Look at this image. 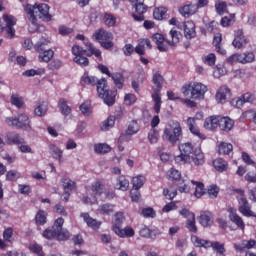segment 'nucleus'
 Returning a JSON list of instances; mask_svg holds the SVG:
<instances>
[{"mask_svg": "<svg viewBox=\"0 0 256 256\" xmlns=\"http://www.w3.org/2000/svg\"><path fill=\"white\" fill-rule=\"evenodd\" d=\"M184 37L187 39H195L197 32L195 31V23L193 21H187L183 25Z\"/></svg>", "mask_w": 256, "mask_h": 256, "instance_id": "obj_20", "label": "nucleus"}, {"mask_svg": "<svg viewBox=\"0 0 256 256\" xmlns=\"http://www.w3.org/2000/svg\"><path fill=\"white\" fill-rule=\"evenodd\" d=\"M166 13H167V8L165 7L156 8L153 12V17L154 19H156V21H163Z\"/></svg>", "mask_w": 256, "mask_h": 256, "instance_id": "obj_45", "label": "nucleus"}, {"mask_svg": "<svg viewBox=\"0 0 256 256\" xmlns=\"http://www.w3.org/2000/svg\"><path fill=\"white\" fill-rule=\"evenodd\" d=\"M255 100L256 96L254 93L246 92L240 97L233 98L230 103L232 107H237V109H241V107H243L245 103L253 104L255 103Z\"/></svg>", "mask_w": 256, "mask_h": 256, "instance_id": "obj_12", "label": "nucleus"}, {"mask_svg": "<svg viewBox=\"0 0 256 256\" xmlns=\"http://www.w3.org/2000/svg\"><path fill=\"white\" fill-rule=\"evenodd\" d=\"M21 177V174L17 172L16 170H10L6 174L7 181H17Z\"/></svg>", "mask_w": 256, "mask_h": 256, "instance_id": "obj_63", "label": "nucleus"}, {"mask_svg": "<svg viewBox=\"0 0 256 256\" xmlns=\"http://www.w3.org/2000/svg\"><path fill=\"white\" fill-rule=\"evenodd\" d=\"M49 43H51V41L45 37L40 38V40L34 45V49H36V51H43V49H45V47H47V45H49Z\"/></svg>", "mask_w": 256, "mask_h": 256, "instance_id": "obj_49", "label": "nucleus"}, {"mask_svg": "<svg viewBox=\"0 0 256 256\" xmlns=\"http://www.w3.org/2000/svg\"><path fill=\"white\" fill-rule=\"evenodd\" d=\"M169 35L172 39V41L170 42L171 45H177V43H179V41H181L182 35L180 34L179 31H176L175 28H172L170 30Z\"/></svg>", "mask_w": 256, "mask_h": 256, "instance_id": "obj_48", "label": "nucleus"}, {"mask_svg": "<svg viewBox=\"0 0 256 256\" xmlns=\"http://www.w3.org/2000/svg\"><path fill=\"white\" fill-rule=\"evenodd\" d=\"M191 185L194 187L195 192L194 195L197 197V199H200V197H203L205 195V186L201 182H196L194 180H185L183 179L182 182L178 185V190L180 193H189L191 191Z\"/></svg>", "mask_w": 256, "mask_h": 256, "instance_id": "obj_7", "label": "nucleus"}, {"mask_svg": "<svg viewBox=\"0 0 256 256\" xmlns=\"http://www.w3.org/2000/svg\"><path fill=\"white\" fill-rule=\"evenodd\" d=\"M186 229L190 231V233H197V225L195 224V216L190 218L186 222Z\"/></svg>", "mask_w": 256, "mask_h": 256, "instance_id": "obj_56", "label": "nucleus"}, {"mask_svg": "<svg viewBox=\"0 0 256 256\" xmlns=\"http://www.w3.org/2000/svg\"><path fill=\"white\" fill-rule=\"evenodd\" d=\"M145 176L137 175L132 178V185L134 189H141L145 185Z\"/></svg>", "mask_w": 256, "mask_h": 256, "instance_id": "obj_40", "label": "nucleus"}, {"mask_svg": "<svg viewBox=\"0 0 256 256\" xmlns=\"http://www.w3.org/2000/svg\"><path fill=\"white\" fill-rule=\"evenodd\" d=\"M197 9V5L189 4L182 7L179 11L182 17H191V15L197 13Z\"/></svg>", "mask_w": 256, "mask_h": 256, "instance_id": "obj_27", "label": "nucleus"}, {"mask_svg": "<svg viewBox=\"0 0 256 256\" xmlns=\"http://www.w3.org/2000/svg\"><path fill=\"white\" fill-rule=\"evenodd\" d=\"M191 242L194 247H203L204 249H209L211 247V241L205 240L197 235L191 236Z\"/></svg>", "mask_w": 256, "mask_h": 256, "instance_id": "obj_25", "label": "nucleus"}, {"mask_svg": "<svg viewBox=\"0 0 256 256\" xmlns=\"http://www.w3.org/2000/svg\"><path fill=\"white\" fill-rule=\"evenodd\" d=\"M233 151V144L227 142H221L218 145L219 155H229Z\"/></svg>", "mask_w": 256, "mask_h": 256, "instance_id": "obj_34", "label": "nucleus"}, {"mask_svg": "<svg viewBox=\"0 0 256 256\" xmlns=\"http://www.w3.org/2000/svg\"><path fill=\"white\" fill-rule=\"evenodd\" d=\"M10 103L11 105H14V107H17V109H23V107H25V100L19 94H12L10 97Z\"/></svg>", "mask_w": 256, "mask_h": 256, "instance_id": "obj_29", "label": "nucleus"}, {"mask_svg": "<svg viewBox=\"0 0 256 256\" xmlns=\"http://www.w3.org/2000/svg\"><path fill=\"white\" fill-rule=\"evenodd\" d=\"M97 211L100 213V215H111L115 213V204H102L98 207Z\"/></svg>", "mask_w": 256, "mask_h": 256, "instance_id": "obj_28", "label": "nucleus"}, {"mask_svg": "<svg viewBox=\"0 0 256 256\" xmlns=\"http://www.w3.org/2000/svg\"><path fill=\"white\" fill-rule=\"evenodd\" d=\"M141 188H134L130 191V197L131 200L134 203H137V201H139V199H141V192L139 191Z\"/></svg>", "mask_w": 256, "mask_h": 256, "instance_id": "obj_62", "label": "nucleus"}, {"mask_svg": "<svg viewBox=\"0 0 256 256\" xmlns=\"http://www.w3.org/2000/svg\"><path fill=\"white\" fill-rule=\"evenodd\" d=\"M238 211L243 215L244 217H255L254 212L251 210V205L249 204V201H247V198L245 197H238Z\"/></svg>", "mask_w": 256, "mask_h": 256, "instance_id": "obj_13", "label": "nucleus"}, {"mask_svg": "<svg viewBox=\"0 0 256 256\" xmlns=\"http://www.w3.org/2000/svg\"><path fill=\"white\" fill-rule=\"evenodd\" d=\"M254 61H255V53H253V52L240 53L241 65H247L249 63H254Z\"/></svg>", "mask_w": 256, "mask_h": 256, "instance_id": "obj_31", "label": "nucleus"}, {"mask_svg": "<svg viewBox=\"0 0 256 256\" xmlns=\"http://www.w3.org/2000/svg\"><path fill=\"white\" fill-rule=\"evenodd\" d=\"M182 93L184 97H189L190 99H203L205 93H207V86L199 82H191L182 87Z\"/></svg>", "mask_w": 256, "mask_h": 256, "instance_id": "obj_5", "label": "nucleus"}, {"mask_svg": "<svg viewBox=\"0 0 256 256\" xmlns=\"http://www.w3.org/2000/svg\"><path fill=\"white\" fill-rule=\"evenodd\" d=\"M180 155L175 157V163L178 165H203L205 163V155L201 148L195 147L191 142H184L179 145Z\"/></svg>", "mask_w": 256, "mask_h": 256, "instance_id": "obj_2", "label": "nucleus"}, {"mask_svg": "<svg viewBox=\"0 0 256 256\" xmlns=\"http://www.w3.org/2000/svg\"><path fill=\"white\" fill-rule=\"evenodd\" d=\"M217 195H219V187L216 185H211L208 187V196L210 199H216Z\"/></svg>", "mask_w": 256, "mask_h": 256, "instance_id": "obj_64", "label": "nucleus"}, {"mask_svg": "<svg viewBox=\"0 0 256 256\" xmlns=\"http://www.w3.org/2000/svg\"><path fill=\"white\" fill-rule=\"evenodd\" d=\"M163 76L161 75L160 72H156L153 74L152 77V83H154L155 87L154 91H158V93H161V89L163 87Z\"/></svg>", "mask_w": 256, "mask_h": 256, "instance_id": "obj_30", "label": "nucleus"}, {"mask_svg": "<svg viewBox=\"0 0 256 256\" xmlns=\"http://www.w3.org/2000/svg\"><path fill=\"white\" fill-rule=\"evenodd\" d=\"M62 187L64 191H75L77 186L75 184V181L69 178H65L62 180Z\"/></svg>", "mask_w": 256, "mask_h": 256, "instance_id": "obj_43", "label": "nucleus"}, {"mask_svg": "<svg viewBox=\"0 0 256 256\" xmlns=\"http://www.w3.org/2000/svg\"><path fill=\"white\" fill-rule=\"evenodd\" d=\"M80 111L81 113H83V115H86V117H89V115L93 113V110L91 109V102L86 101L83 104H81Z\"/></svg>", "mask_w": 256, "mask_h": 256, "instance_id": "obj_52", "label": "nucleus"}, {"mask_svg": "<svg viewBox=\"0 0 256 256\" xmlns=\"http://www.w3.org/2000/svg\"><path fill=\"white\" fill-rule=\"evenodd\" d=\"M125 222V216L121 212H117L114 218L113 231L118 237H133L135 235V231L131 227H127L122 229L121 225Z\"/></svg>", "mask_w": 256, "mask_h": 256, "instance_id": "obj_8", "label": "nucleus"}, {"mask_svg": "<svg viewBox=\"0 0 256 256\" xmlns=\"http://www.w3.org/2000/svg\"><path fill=\"white\" fill-rule=\"evenodd\" d=\"M49 149L50 155H52L53 159H56V161L61 165V163H63V150L55 144H51Z\"/></svg>", "mask_w": 256, "mask_h": 256, "instance_id": "obj_26", "label": "nucleus"}, {"mask_svg": "<svg viewBox=\"0 0 256 256\" xmlns=\"http://www.w3.org/2000/svg\"><path fill=\"white\" fill-rule=\"evenodd\" d=\"M167 177L172 181H177V179H181V172L175 168H171L167 173Z\"/></svg>", "mask_w": 256, "mask_h": 256, "instance_id": "obj_54", "label": "nucleus"}, {"mask_svg": "<svg viewBox=\"0 0 256 256\" xmlns=\"http://www.w3.org/2000/svg\"><path fill=\"white\" fill-rule=\"evenodd\" d=\"M229 213V219L238 229H241L242 231H245V222L243 221V218L237 214V210L234 208H228Z\"/></svg>", "mask_w": 256, "mask_h": 256, "instance_id": "obj_14", "label": "nucleus"}, {"mask_svg": "<svg viewBox=\"0 0 256 256\" xmlns=\"http://www.w3.org/2000/svg\"><path fill=\"white\" fill-rule=\"evenodd\" d=\"M86 45L89 47V53L87 54L89 57H91V55H95L98 59L101 57V50L95 48L91 43H87Z\"/></svg>", "mask_w": 256, "mask_h": 256, "instance_id": "obj_61", "label": "nucleus"}, {"mask_svg": "<svg viewBox=\"0 0 256 256\" xmlns=\"http://www.w3.org/2000/svg\"><path fill=\"white\" fill-rule=\"evenodd\" d=\"M48 105L46 102H41L37 105V107H35L34 109V113L35 115H37V117H45V115H47V111H48Z\"/></svg>", "mask_w": 256, "mask_h": 256, "instance_id": "obj_36", "label": "nucleus"}, {"mask_svg": "<svg viewBox=\"0 0 256 256\" xmlns=\"http://www.w3.org/2000/svg\"><path fill=\"white\" fill-rule=\"evenodd\" d=\"M94 151L96 153L105 154V153H109V151H111V147L107 144H96L94 146Z\"/></svg>", "mask_w": 256, "mask_h": 256, "instance_id": "obj_53", "label": "nucleus"}, {"mask_svg": "<svg viewBox=\"0 0 256 256\" xmlns=\"http://www.w3.org/2000/svg\"><path fill=\"white\" fill-rule=\"evenodd\" d=\"M24 77H35L37 75H45V69L44 68H38V69H30L26 70L22 73Z\"/></svg>", "mask_w": 256, "mask_h": 256, "instance_id": "obj_44", "label": "nucleus"}, {"mask_svg": "<svg viewBox=\"0 0 256 256\" xmlns=\"http://www.w3.org/2000/svg\"><path fill=\"white\" fill-rule=\"evenodd\" d=\"M24 11L29 19V21L37 27V18L42 19V21H51V14L49 13V5L47 4H26L24 6Z\"/></svg>", "mask_w": 256, "mask_h": 256, "instance_id": "obj_3", "label": "nucleus"}, {"mask_svg": "<svg viewBox=\"0 0 256 256\" xmlns=\"http://www.w3.org/2000/svg\"><path fill=\"white\" fill-rule=\"evenodd\" d=\"M152 99L154 101V111L155 113H159L161 111V92L159 90H154L152 94Z\"/></svg>", "mask_w": 256, "mask_h": 256, "instance_id": "obj_35", "label": "nucleus"}, {"mask_svg": "<svg viewBox=\"0 0 256 256\" xmlns=\"http://www.w3.org/2000/svg\"><path fill=\"white\" fill-rule=\"evenodd\" d=\"M87 51L83 50L79 45H74L72 47V54L75 56L73 58L74 63L79 65L80 67L89 66V59L83 55H85Z\"/></svg>", "mask_w": 256, "mask_h": 256, "instance_id": "obj_11", "label": "nucleus"}, {"mask_svg": "<svg viewBox=\"0 0 256 256\" xmlns=\"http://www.w3.org/2000/svg\"><path fill=\"white\" fill-rule=\"evenodd\" d=\"M206 29L208 33H217L219 29V22L213 20L210 23L206 24Z\"/></svg>", "mask_w": 256, "mask_h": 256, "instance_id": "obj_60", "label": "nucleus"}, {"mask_svg": "<svg viewBox=\"0 0 256 256\" xmlns=\"http://www.w3.org/2000/svg\"><path fill=\"white\" fill-rule=\"evenodd\" d=\"M114 187L118 191H127L129 189V179L125 175L118 176Z\"/></svg>", "mask_w": 256, "mask_h": 256, "instance_id": "obj_22", "label": "nucleus"}, {"mask_svg": "<svg viewBox=\"0 0 256 256\" xmlns=\"http://www.w3.org/2000/svg\"><path fill=\"white\" fill-rule=\"evenodd\" d=\"M234 126L235 121H233L231 118L219 116L218 127L221 129V131H226V133H229Z\"/></svg>", "mask_w": 256, "mask_h": 256, "instance_id": "obj_19", "label": "nucleus"}, {"mask_svg": "<svg viewBox=\"0 0 256 256\" xmlns=\"http://www.w3.org/2000/svg\"><path fill=\"white\" fill-rule=\"evenodd\" d=\"M249 41L247 40V37L243 34V30H238L235 32V38L232 42V45L235 49H243L245 45H247Z\"/></svg>", "mask_w": 256, "mask_h": 256, "instance_id": "obj_15", "label": "nucleus"}, {"mask_svg": "<svg viewBox=\"0 0 256 256\" xmlns=\"http://www.w3.org/2000/svg\"><path fill=\"white\" fill-rule=\"evenodd\" d=\"M35 221L37 225H45L47 223V213L43 210L38 211L35 216Z\"/></svg>", "mask_w": 256, "mask_h": 256, "instance_id": "obj_46", "label": "nucleus"}, {"mask_svg": "<svg viewBox=\"0 0 256 256\" xmlns=\"http://www.w3.org/2000/svg\"><path fill=\"white\" fill-rule=\"evenodd\" d=\"M101 193H103L101 182H95L87 189V195H101Z\"/></svg>", "mask_w": 256, "mask_h": 256, "instance_id": "obj_32", "label": "nucleus"}, {"mask_svg": "<svg viewBox=\"0 0 256 256\" xmlns=\"http://www.w3.org/2000/svg\"><path fill=\"white\" fill-rule=\"evenodd\" d=\"M5 27H15L17 25V19L13 15L3 14L2 16Z\"/></svg>", "mask_w": 256, "mask_h": 256, "instance_id": "obj_47", "label": "nucleus"}, {"mask_svg": "<svg viewBox=\"0 0 256 256\" xmlns=\"http://www.w3.org/2000/svg\"><path fill=\"white\" fill-rule=\"evenodd\" d=\"M130 3H134L133 9L135 10V13L132 14V17L135 21H144L145 13H147V5H145V0H129Z\"/></svg>", "mask_w": 256, "mask_h": 256, "instance_id": "obj_10", "label": "nucleus"}, {"mask_svg": "<svg viewBox=\"0 0 256 256\" xmlns=\"http://www.w3.org/2000/svg\"><path fill=\"white\" fill-rule=\"evenodd\" d=\"M6 141L9 145H17L18 143H23V138L19 134L11 132L7 134Z\"/></svg>", "mask_w": 256, "mask_h": 256, "instance_id": "obj_33", "label": "nucleus"}, {"mask_svg": "<svg viewBox=\"0 0 256 256\" xmlns=\"http://www.w3.org/2000/svg\"><path fill=\"white\" fill-rule=\"evenodd\" d=\"M213 166L216 171L223 173V171H227V161L223 160L222 158H217L213 161Z\"/></svg>", "mask_w": 256, "mask_h": 256, "instance_id": "obj_38", "label": "nucleus"}, {"mask_svg": "<svg viewBox=\"0 0 256 256\" xmlns=\"http://www.w3.org/2000/svg\"><path fill=\"white\" fill-rule=\"evenodd\" d=\"M80 84L82 87L87 85H97V93L100 99H103L105 105L111 107V105H115V97L117 96V90H109L107 89V80L102 78L101 80H97L95 76H90L89 73L85 72L81 79Z\"/></svg>", "mask_w": 256, "mask_h": 256, "instance_id": "obj_1", "label": "nucleus"}, {"mask_svg": "<svg viewBox=\"0 0 256 256\" xmlns=\"http://www.w3.org/2000/svg\"><path fill=\"white\" fill-rule=\"evenodd\" d=\"M210 247L219 255H225V245L219 242H211Z\"/></svg>", "mask_w": 256, "mask_h": 256, "instance_id": "obj_51", "label": "nucleus"}, {"mask_svg": "<svg viewBox=\"0 0 256 256\" xmlns=\"http://www.w3.org/2000/svg\"><path fill=\"white\" fill-rule=\"evenodd\" d=\"M148 141H150L151 145H155L159 141V132L156 130H152L148 133Z\"/></svg>", "mask_w": 256, "mask_h": 256, "instance_id": "obj_59", "label": "nucleus"}, {"mask_svg": "<svg viewBox=\"0 0 256 256\" xmlns=\"http://www.w3.org/2000/svg\"><path fill=\"white\" fill-rule=\"evenodd\" d=\"M216 12L218 15H225L227 13V3L225 2H218L215 5Z\"/></svg>", "mask_w": 256, "mask_h": 256, "instance_id": "obj_57", "label": "nucleus"}, {"mask_svg": "<svg viewBox=\"0 0 256 256\" xmlns=\"http://www.w3.org/2000/svg\"><path fill=\"white\" fill-rule=\"evenodd\" d=\"M6 125L8 127H13L14 129H22L28 133L32 131L31 120L27 114H18L17 117H7L5 119Z\"/></svg>", "mask_w": 256, "mask_h": 256, "instance_id": "obj_6", "label": "nucleus"}, {"mask_svg": "<svg viewBox=\"0 0 256 256\" xmlns=\"http://www.w3.org/2000/svg\"><path fill=\"white\" fill-rule=\"evenodd\" d=\"M216 61H217V56H215V54L213 53L206 55L204 58L205 65H208L209 67H213Z\"/></svg>", "mask_w": 256, "mask_h": 256, "instance_id": "obj_58", "label": "nucleus"}, {"mask_svg": "<svg viewBox=\"0 0 256 256\" xmlns=\"http://www.w3.org/2000/svg\"><path fill=\"white\" fill-rule=\"evenodd\" d=\"M93 37L104 49H111L113 47V34L111 32L99 29L93 34Z\"/></svg>", "mask_w": 256, "mask_h": 256, "instance_id": "obj_9", "label": "nucleus"}, {"mask_svg": "<svg viewBox=\"0 0 256 256\" xmlns=\"http://www.w3.org/2000/svg\"><path fill=\"white\" fill-rule=\"evenodd\" d=\"M152 41L156 43L159 51H167L169 49V46L171 45V42L169 40H165L163 35L157 33L152 36Z\"/></svg>", "mask_w": 256, "mask_h": 256, "instance_id": "obj_16", "label": "nucleus"}, {"mask_svg": "<svg viewBox=\"0 0 256 256\" xmlns=\"http://www.w3.org/2000/svg\"><path fill=\"white\" fill-rule=\"evenodd\" d=\"M110 77L113 80L117 89H123V83L125 82V78H123V74L113 73V74H111Z\"/></svg>", "mask_w": 256, "mask_h": 256, "instance_id": "obj_37", "label": "nucleus"}, {"mask_svg": "<svg viewBox=\"0 0 256 256\" xmlns=\"http://www.w3.org/2000/svg\"><path fill=\"white\" fill-rule=\"evenodd\" d=\"M58 107H59L61 113L65 116H67L71 113V107H69V105H67V100L64 98H61L59 100Z\"/></svg>", "mask_w": 256, "mask_h": 256, "instance_id": "obj_41", "label": "nucleus"}, {"mask_svg": "<svg viewBox=\"0 0 256 256\" xmlns=\"http://www.w3.org/2000/svg\"><path fill=\"white\" fill-rule=\"evenodd\" d=\"M43 237L45 239H56L57 237V230L52 228H47L44 232H43Z\"/></svg>", "mask_w": 256, "mask_h": 256, "instance_id": "obj_55", "label": "nucleus"}, {"mask_svg": "<svg viewBox=\"0 0 256 256\" xmlns=\"http://www.w3.org/2000/svg\"><path fill=\"white\" fill-rule=\"evenodd\" d=\"M198 221L202 227H211L213 225V214L211 212H202Z\"/></svg>", "mask_w": 256, "mask_h": 256, "instance_id": "obj_24", "label": "nucleus"}, {"mask_svg": "<svg viewBox=\"0 0 256 256\" xmlns=\"http://www.w3.org/2000/svg\"><path fill=\"white\" fill-rule=\"evenodd\" d=\"M53 50H45L44 52L40 53L38 59L41 63H49L51 59H53Z\"/></svg>", "mask_w": 256, "mask_h": 256, "instance_id": "obj_39", "label": "nucleus"}, {"mask_svg": "<svg viewBox=\"0 0 256 256\" xmlns=\"http://www.w3.org/2000/svg\"><path fill=\"white\" fill-rule=\"evenodd\" d=\"M139 129V123H137L135 120H132L128 124L125 134L120 136L119 141H123L124 137H132V135H137V133H139Z\"/></svg>", "mask_w": 256, "mask_h": 256, "instance_id": "obj_18", "label": "nucleus"}, {"mask_svg": "<svg viewBox=\"0 0 256 256\" xmlns=\"http://www.w3.org/2000/svg\"><path fill=\"white\" fill-rule=\"evenodd\" d=\"M80 217H82L84 223L88 225V227H91V229L97 230L99 227H101V222L97 221L94 218H91L89 216V213H81Z\"/></svg>", "mask_w": 256, "mask_h": 256, "instance_id": "obj_23", "label": "nucleus"}, {"mask_svg": "<svg viewBox=\"0 0 256 256\" xmlns=\"http://www.w3.org/2000/svg\"><path fill=\"white\" fill-rule=\"evenodd\" d=\"M183 137V128H181V123L176 120H171L168 122L163 130L162 139L167 141L171 145H177Z\"/></svg>", "mask_w": 256, "mask_h": 256, "instance_id": "obj_4", "label": "nucleus"}, {"mask_svg": "<svg viewBox=\"0 0 256 256\" xmlns=\"http://www.w3.org/2000/svg\"><path fill=\"white\" fill-rule=\"evenodd\" d=\"M115 126V116H109L101 125L102 131H109Z\"/></svg>", "mask_w": 256, "mask_h": 256, "instance_id": "obj_42", "label": "nucleus"}, {"mask_svg": "<svg viewBox=\"0 0 256 256\" xmlns=\"http://www.w3.org/2000/svg\"><path fill=\"white\" fill-rule=\"evenodd\" d=\"M231 97V89L227 86H221L216 92V101L217 103H227V99Z\"/></svg>", "mask_w": 256, "mask_h": 256, "instance_id": "obj_17", "label": "nucleus"}, {"mask_svg": "<svg viewBox=\"0 0 256 256\" xmlns=\"http://www.w3.org/2000/svg\"><path fill=\"white\" fill-rule=\"evenodd\" d=\"M69 237H71V235L69 234V231H67L66 229L56 231L57 241H67Z\"/></svg>", "mask_w": 256, "mask_h": 256, "instance_id": "obj_50", "label": "nucleus"}, {"mask_svg": "<svg viewBox=\"0 0 256 256\" xmlns=\"http://www.w3.org/2000/svg\"><path fill=\"white\" fill-rule=\"evenodd\" d=\"M219 117L220 116H209L204 121V129L207 131H215L219 127Z\"/></svg>", "mask_w": 256, "mask_h": 256, "instance_id": "obj_21", "label": "nucleus"}]
</instances>
